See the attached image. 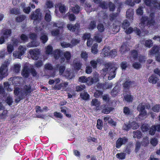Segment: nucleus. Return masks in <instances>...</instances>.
Masks as SVG:
<instances>
[{
    "label": "nucleus",
    "mask_w": 160,
    "mask_h": 160,
    "mask_svg": "<svg viewBox=\"0 0 160 160\" xmlns=\"http://www.w3.org/2000/svg\"><path fill=\"white\" fill-rule=\"evenodd\" d=\"M138 58V52H137L135 50H132L131 52L130 56V58L131 59L132 58L135 59Z\"/></svg>",
    "instance_id": "393cba45"
},
{
    "label": "nucleus",
    "mask_w": 160,
    "mask_h": 160,
    "mask_svg": "<svg viewBox=\"0 0 160 160\" xmlns=\"http://www.w3.org/2000/svg\"><path fill=\"white\" fill-rule=\"evenodd\" d=\"M72 10L74 13L78 14L80 12V8L78 5H76L74 7H72Z\"/></svg>",
    "instance_id": "72a5a7b5"
},
{
    "label": "nucleus",
    "mask_w": 160,
    "mask_h": 160,
    "mask_svg": "<svg viewBox=\"0 0 160 160\" xmlns=\"http://www.w3.org/2000/svg\"><path fill=\"white\" fill-rule=\"evenodd\" d=\"M64 56L67 60V62H68L71 58V55L70 53L68 51H66L64 53Z\"/></svg>",
    "instance_id": "13d9d810"
},
{
    "label": "nucleus",
    "mask_w": 160,
    "mask_h": 160,
    "mask_svg": "<svg viewBox=\"0 0 160 160\" xmlns=\"http://www.w3.org/2000/svg\"><path fill=\"white\" fill-rule=\"evenodd\" d=\"M125 153L123 152L118 153L116 154V157L117 158L120 159H123L125 158Z\"/></svg>",
    "instance_id": "09e8293b"
},
{
    "label": "nucleus",
    "mask_w": 160,
    "mask_h": 160,
    "mask_svg": "<svg viewBox=\"0 0 160 160\" xmlns=\"http://www.w3.org/2000/svg\"><path fill=\"white\" fill-rule=\"evenodd\" d=\"M97 28L98 31L101 32H103L105 29L103 24L102 23L98 24L97 25Z\"/></svg>",
    "instance_id": "5fc2aeb1"
},
{
    "label": "nucleus",
    "mask_w": 160,
    "mask_h": 160,
    "mask_svg": "<svg viewBox=\"0 0 160 160\" xmlns=\"http://www.w3.org/2000/svg\"><path fill=\"white\" fill-rule=\"evenodd\" d=\"M25 4L22 3L21 4V8L22 9L23 12L26 14H29L31 11V8L30 7H25Z\"/></svg>",
    "instance_id": "aec40b11"
},
{
    "label": "nucleus",
    "mask_w": 160,
    "mask_h": 160,
    "mask_svg": "<svg viewBox=\"0 0 160 160\" xmlns=\"http://www.w3.org/2000/svg\"><path fill=\"white\" fill-rule=\"evenodd\" d=\"M134 32L135 33L140 37L144 36L148 34L149 31L147 30H143L141 31L139 29L135 27L134 28Z\"/></svg>",
    "instance_id": "9d476101"
},
{
    "label": "nucleus",
    "mask_w": 160,
    "mask_h": 160,
    "mask_svg": "<svg viewBox=\"0 0 160 160\" xmlns=\"http://www.w3.org/2000/svg\"><path fill=\"white\" fill-rule=\"evenodd\" d=\"M12 33L11 30L10 29H6L2 30L1 32L2 36L0 38V40H5L10 36Z\"/></svg>",
    "instance_id": "0eeeda50"
},
{
    "label": "nucleus",
    "mask_w": 160,
    "mask_h": 160,
    "mask_svg": "<svg viewBox=\"0 0 160 160\" xmlns=\"http://www.w3.org/2000/svg\"><path fill=\"white\" fill-rule=\"evenodd\" d=\"M29 38L31 40H36L37 36L36 33L34 32H31L29 33Z\"/></svg>",
    "instance_id": "338daca9"
},
{
    "label": "nucleus",
    "mask_w": 160,
    "mask_h": 160,
    "mask_svg": "<svg viewBox=\"0 0 160 160\" xmlns=\"http://www.w3.org/2000/svg\"><path fill=\"white\" fill-rule=\"evenodd\" d=\"M79 41H72V43L70 44L65 42H63L61 43V46L64 48H66L68 47H72L76 45L79 43Z\"/></svg>",
    "instance_id": "ddd939ff"
},
{
    "label": "nucleus",
    "mask_w": 160,
    "mask_h": 160,
    "mask_svg": "<svg viewBox=\"0 0 160 160\" xmlns=\"http://www.w3.org/2000/svg\"><path fill=\"white\" fill-rule=\"evenodd\" d=\"M19 44L18 41H14L12 44H10L8 45L7 48L8 52L9 53H11L13 51V47L17 46Z\"/></svg>",
    "instance_id": "4468645a"
},
{
    "label": "nucleus",
    "mask_w": 160,
    "mask_h": 160,
    "mask_svg": "<svg viewBox=\"0 0 160 160\" xmlns=\"http://www.w3.org/2000/svg\"><path fill=\"white\" fill-rule=\"evenodd\" d=\"M133 10L132 9L129 8L128 9L126 12V16L127 18L131 19L133 17Z\"/></svg>",
    "instance_id": "6ab92c4d"
},
{
    "label": "nucleus",
    "mask_w": 160,
    "mask_h": 160,
    "mask_svg": "<svg viewBox=\"0 0 160 160\" xmlns=\"http://www.w3.org/2000/svg\"><path fill=\"white\" fill-rule=\"evenodd\" d=\"M47 11V12L45 15L44 19L47 22H50L51 20V12L49 10H48Z\"/></svg>",
    "instance_id": "b1692460"
},
{
    "label": "nucleus",
    "mask_w": 160,
    "mask_h": 160,
    "mask_svg": "<svg viewBox=\"0 0 160 160\" xmlns=\"http://www.w3.org/2000/svg\"><path fill=\"white\" fill-rule=\"evenodd\" d=\"M80 95L81 98L84 100H88L89 98V95L86 92L84 91L82 92Z\"/></svg>",
    "instance_id": "a878e982"
},
{
    "label": "nucleus",
    "mask_w": 160,
    "mask_h": 160,
    "mask_svg": "<svg viewBox=\"0 0 160 160\" xmlns=\"http://www.w3.org/2000/svg\"><path fill=\"white\" fill-rule=\"evenodd\" d=\"M65 75L67 76L69 79L72 78L73 77V74L72 72L70 71H66Z\"/></svg>",
    "instance_id": "774afa93"
},
{
    "label": "nucleus",
    "mask_w": 160,
    "mask_h": 160,
    "mask_svg": "<svg viewBox=\"0 0 160 160\" xmlns=\"http://www.w3.org/2000/svg\"><path fill=\"white\" fill-rule=\"evenodd\" d=\"M118 15V12H116L110 14L109 15L110 20L113 21L114 20Z\"/></svg>",
    "instance_id": "49530a36"
},
{
    "label": "nucleus",
    "mask_w": 160,
    "mask_h": 160,
    "mask_svg": "<svg viewBox=\"0 0 160 160\" xmlns=\"http://www.w3.org/2000/svg\"><path fill=\"white\" fill-rule=\"evenodd\" d=\"M13 54L14 57L19 59L21 58V56L23 55L19 51L14 52Z\"/></svg>",
    "instance_id": "58836bf2"
},
{
    "label": "nucleus",
    "mask_w": 160,
    "mask_h": 160,
    "mask_svg": "<svg viewBox=\"0 0 160 160\" xmlns=\"http://www.w3.org/2000/svg\"><path fill=\"white\" fill-rule=\"evenodd\" d=\"M130 122L131 128H132L133 129H136L138 128L139 126L137 123L134 122Z\"/></svg>",
    "instance_id": "3c124183"
},
{
    "label": "nucleus",
    "mask_w": 160,
    "mask_h": 160,
    "mask_svg": "<svg viewBox=\"0 0 160 160\" xmlns=\"http://www.w3.org/2000/svg\"><path fill=\"white\" fill-rule=\"evenodd\" d=\"M99 6L103 9H106L107 8V4L104 1L101 2V1L99 3Z\"/></svg>",
    "instance_id": "864d4df0"
},
{
    "label": "nucleus",
    "mask_w": 160,
    "mask_h": 160,
    "mask_svg": "<svg viewBox=\"0 0 160 160\" xmlns=\"http://www.w3.org/2000/svg\"><path fill=\"white\" fill-rule=\"evenodd\" d=\"M32 91L33 89L31 88V86L28 84L24 86L20 93L25 96L30 93Z\"/></svg>",
    "instance_id": "6e6552de"
},
{
    "label": "nucleus",
    "mask_w": 160,
    "mask_h": 160,
    "mask_svg": "<svg viewBox=\"0 0 160 160\" xmlns=\"http://www.w3.org/2000/svg\"><path fill=\"white\" fill-rule=\"evenodd\" d=\"M25 96L23 95H22L21 93L17 96V97L15 99V101L16 102H18L20 101V100L23 99Z\"/></svg>",
    "instance_id": "69168bd1"
},
{
    "label": "nucleus",
    "mask_w": 160,
    "mask_h": 160,
    "mask_svg": "<svg viewBox=\"0 0 160 160\" xmlns=\"http://www.w3.org/2000/svg\"><path fill=\"white\" fill-rule=\"evenodd\" d=\"M39 44V42L37 41H32L28 44L27 47H36L38 46Z\"/></svg>",
    "instance_id": "4be33fe9"
},
{
    "label": "nucleus",
    "mask_w": 160,
    "mask_h": 160,
    "mask_svg": "<svg viewBox=\"0 0 160 160\" xmlns=\"http://www.w3.org/2000/svg\"><path fill=\"white\" fill-rule=\"evenodd\" d=\"M130 25L129 22L127 20H125L122 24V27L124 29H126Z\"/></svg>",
    "instance_id": "7c9ffc66"
},
{
    "label": "nucleus",
    "mask_w": 160,
    "mask_h": 160,
    "mask_svg": "<svg viewBox=\"0 0 160 160\" xmlns=\"http://www.w3.org/2000/svg\"><path fill=\"white\" fill-rule=\"evenodd\" d=\"M160 109V105L156 104L154 105L152 108V110L155 112H158Z\"/></svg>",
    "instance_id": "680f3d73"
},
{
    "label": "nucleus",
    "mask_w": 160,
    "mask_h": 160,
    "mask_svg": "<svg viewBox=\"0 0 160 160\" xmlns=\"http://www.w3.org/2000/svg\"><path fill=\"white\" fill-rule=\"evenodd\" d=\"M119 91L118 86H116L113 88L111 92V94L112 96L115 97Z\"/></svg>",
    "instance_id": "bb28decb"
},
{
    "label": "nucleus",
    "mask_w": 160,
    "mask_h": 160,
    "mask_svg": "<svg viewBox=\"0 0 160 160\" xmlns=\"http://www.w3.org/2000/svg\"><path fill=\"white\" fill-rule=\"evenodd\" d=\"M100 104V102L96 99L94 98L92 100L91 105L96 107H98Z\"/></svg>",
    "instance_id": "a19ab883"
},
{
    "label": "nucleus",
    "mask_w": 160,
    "mask_h": 160,
    "mask_svg": "<svg viewBox=\"0 0 160 160\" xmlns=\"http://www.w3.org/2000/svg\"><path fill=\"white\" fill-rule=\"evenodd\" d=\"M21 67V65L17 63L15 64L13 68V72L16 73L19 72L20 71Z\"/></svg>",
    "instance_id": "cd10ccee"
},
{
    "label": "nucleus",
    "mask_w": 160,
    "mask_h": 160,
    "mask_svg": "<svg viewBox=\"0 0 160 160\" xmlns=\"http://www.w3.org/2000/svg\"><path fill=\"white\" fill-rule=\"evenodd\" d=\"M124 98L125 100L128 102H132L133 98L131 95L127 94L124 96Z\"/></svg>",
    "instance_id": "de8ad7c7"
},
{
    "label": "nucleus",
    "mask_w": 160,
    "mask_h": 160,
    "mask_svg": "<svg viewBox=\"0 0 160 160\" xmlns=\"http://www.w3.org/2000/svg\"><path fill=\"white\" fill-rule=\"evenodd\" d=\"M155 13H150L149 17L147 16H142L141 19V26L143 27L153 26L155 24Z\"/></svg>",
    "instance_id": "f03ea898"
},
{
    "label": "nucleus",
    "mask_w": 160,
    "mask_h": 160,
    "mask_svg": "<svg viewBox=\"0 0 160 160\" xmlns=\"http://www.w3.org/2000/svg\"><path fill=\"white\" fill-rule=\"evenodd\" d=\"M128 141V139L125 137L119 138L117 141L116 146L117 148H119L122 144H124Z\"/></svg>",
    "instance_id": "9b49d317"
},
{
    "label": "nucleus",
    "mask_w": 160,
    "mask_h": 160,
    "mask_svg": "<svg viewBox=\"0 0 160 160\" xmlns=\"http://www.w3.org/2000/svg\"><path fill=\"white\" fill-rule=\"evenodd\" d=\"M128 141V139L125 137L119 138L117 141L116 146L117 148H119L122 144H124Z\"/></svg>",
    "instance_id": "f8f14e48"
},
{
    "label": "nucleus",
    "mask_w": 160,
    "mask_h": 160,
    "mask_svg": "<svg viewBox=\"0 0 160 160\" xmlns=\"http://www.w3.org/2000/svg\"><path fill=\"white\" fill-rule=\"evenodd\" d=\"M149 141L148 138V137H146L143 138L141 144L144 147L146 146L149 144Z\"/></svg>",
    "instance_id": "e433bc0d"
},
{
    "label": "nucleus",
    "mask_w": 160,
    "mask_h": 160,
    "mask_svg": "<svg viewBox=\"0 0 160 160\" xmlns=\"http://www.w3.org/2000/svg\"><path fill=\"white\" fill-rule=\"evenodd\" d=\"M61 51L58 50H56L54 52L53 55L55 59H58L60 56Z\"/></svg>",
    "instance_id": "4c0bfd02"
},
{
    "label": "nucleus",
    "mask_w": 160,
    "mask_h": 160,
    "mask_svg": "<svg viewBox=\"0 0 160 160\" xmlns=\"http://www.w3.org/2000/svg\"><path fill=\"white\" fill-rule=\"evenodd\" d=\"M57 68H59V73L61 75L62 74L65 70V66L62 65L60 66L59 64H58L57 65Z\"/></svg>",
    "instance_id": "ea45409f"
},
{
    "label": "nucleus",
    "mask_w": 160,
    "mask_h": 160,
    "mask_svg": "<svg viewBox=\"0 0 160 160\" xmlns=\"http://www.w3.org/2000/svg\"><path fill=\"white\" fill-rule=\"evenodd\" d=\"M45 5L47 7V8L50 9L53 7L54 3L52 1L48 0L46 2Z\"/></svg>",
    "instance_id": "c9c22d12"
},
{
    "label": "nucleus",
    "mask_w": 160,
    "mask_h": 160,
    "mask_svg": "<svg viewBox=\"0 0 160 160\" xmlns=\"http://www.w3.org/2000/svg\"><path fill=\"white\" fill-rule=\"evenodd\" d=\"M145 103H139L137 107V109L140 112L139 115L140 117L141 116H146L147 114V111L145 110Z\"/></svg>",
    "instance_id": "423d86ee"
},
{
    "label": "nucleus",
    "mask_w": 160,
    "mask_h": 160,
    "mask_svg": "<svg viewBox=\"0 0 160 160\" xmlns=\"http://www.w3.org/2000/svg\"><path fill=\"white\" fill-rule=\"evenodd\" d=\"M103 122L102 121L98 119L97 121V127L100 130L102 129L103 126Z\"/></svg>",
    "instance_id": "c03bdc74"
},
{
    "label": "nucleus",
    "mask_w": 160,
    "mask_h": 160,
    "mask_svg": "<svg viewBox=\"0 0 160 160\" xmlns=\"http://www.w3.org/2000/svg\"><path fill=\"white\" fill-rule=\"evenodd\" d=\"M35 13L33 12L32 13L30 18L31 20L39 21L41 20V13L40 12V9H37L35 11Z\"/></svg>",
    "instance_id": "39448f33"
},
{
    "label": "nucleus",
    "mask_w": 160,
    "mask_h": 160,
    "mask_svg": "<svg viewBox=\"0 0 160 160\" xmlns=\"http://www.w3.org/2000/svg\"><path fill=\"white\" fill-rule=\"evenodd\" d=\"M31 58L34 60H37L38 58V55L40 54L39 50L38 48L31 49L29 52Z\"/></svg>",
    "instance_id": "1a4fd4ad"
},
{
    "label": "nucleus",
    "mask_w": 160,
    "mask_h": 160,
    "mask_svg": "<svg viewBox=\"0 0 160 160\" xmlns=\"http://www.w3.org/2000/svg\"><path fill=\"white\" fill-rule=\"evenodd\" d=\"M26 18V16L25 15H20L16 17V21L18 22H21L25 20Z\"/></svg>",
    "instance_id": "f704fd0d"
},
{
    "label": "nucleus",
    "mask_w": 160,
    "mask_h": 160,
    "mask_svg": "<svg viewBox=\"0 0 160 160\" xmlns=\"http://www.w3.org/2000/svg\"><path fill=\"white\" fill-rule=\"evenodd\" d=\"M66 16L68 17L69 20L70 21H74L76 18L75 16L73 14H71L69 12H68L66 14Z\"/></svg>",
    "instance_id": "c85d7f7f"
},
{
    "label": "nucleus",
    "mask_w": 160,
    "mask_h": 160,
    "mask_svg": "<svg viewBox=\"0 0 160 160\" xmlns=\"http://www.w3.org/2000/svg\"><path fill=\"white\" fill-rule=\"evenodd\" d=\"M91 37V35L89 33H85L83 34V35L82 36V38L83 40H86L87 39V40H90V39ZM91 40H93L91 38Z\"/></svg>",
    "instance_id": "603ef678"
},
{
    "label": "nucleus",
    "mask_w": 160,
    "mask_h": 160,
    "mask_svg": "<svg viewBox=\"0 0 160 160\" xmlns=\"http://www.w3.org/2000/svg\"><path fill=\"white\" fill-rule=\"evenodd\" d=\"M97 47L98 44L97 43H95L93 44L92 48V52L93 53L96 54L97 52Z\"/></svg>",
    "instance_id": "4d7b16f0"
},
{
    "label": "nucleus",
    "mask_w": 160,
    "mask_h": 160,
    "mask_svg": "<svg viewBox=\"0 0 160 160\" xmlns=\"http://www.w3.org/2000/svg\"><path fill=\"white\" fill-rule=\"evenodd\" d=\"M136 13L138 15L142 16L143 14V8L140 7L136 10Z\"/></svg>",
    "instance_id": "052dcab7"
},
{
    "label": "nucleus",
    "mask_w": 160,
    "mask_h": 160,
    "mask_svg": "<svg viewBox=\"0 0 160 160\" xmlns=\"http://www.w3.org/2000/svg\"><path fill=\"white\" fill-rule=\"evenodd\" d=\"M150 142L153 146H155L157 144L158 141L156 138H152Z\"/></svg>",
    "instance_id": "0e129e2a"
},
{
    "label": "nucleus",
    "mask_w": 160,
    "mask_h": 160,
    "mask_svg": "<svg viewBox=\"0 0 160 160\" xmlns=\"http://www.w3.org/2000/svg\"><path fill=\"white\" fill-rule=\"evenodd\" d=\"M134 84L133 81H132L129 80L126 81L123 84V87L124 88V90L125 89H128L131 87H132Z\"/></svg>",
    "instance_id": "a211bd4d"
},
{
    "label": "nucleus",
    "mask_w": 160,
    "mask_h": 160,
    "mask_svg": "<svg viewBox=\"0 0 160 160\" xmlns=\"http://www.w3.org/2000/svg\"><path fill=\"white\" fill-rule=\"evenodd\" d=\"M147 58L144 55H140L138 56V61L141 64H143L146 62Z\"/></svg>",
    "instance_id": "2f4dec72"
},
{
    "label": "nucleus",
    "mask_w": 160,
    "mask_h": 160,
    "mask_svg": "<svg viewBox=\"0 0 160 160\" xmlns=\"http://www.w3.org/2000/svg\"><path fill=\"white\" fill-rule=\"evenodd\" d=\"M29 71L28 67H24L22 72V76L26 78L28 77L29 76Z\"/></svg>",
    "instance_id": "412c9836"
},
{
    "label": "nucleus",
    "mask_w": 160,
    "mask_h": 160,
    "mask_svg": "<svg viewBox=\"0 0 160 160\" xmlns=\"http://www.w3.org/2000/svg\"><path fill=\"white\" fill-rule=\"evenodd\" d=\"M53 48L52 46L48 45L45 48V53L46 54H51L52 53Z\"/></svg>",
    "instance_id": "473e14b6"
},
{
    "label": "nucleus",
    "mask_w": 160,
    "mask_h": 160,
    "mask_svg": "<svg viewBox=\"0 0 160 160\" xmlns=\"http://www.w3.org/2000/svg\"><path fill=\"white\" fill-rule=\"evenodd\" d=\"M10 63L9 60H5L2 63L0 68V79H2L3 78L8 75V67Z\"/></svg>",
    "instance_id": "7ed1b4c3"
},
{
    "label": "nucleus",
    "mask_w": 160,
    "mask_h": 160,
    "mask_svg": "<svg viewBox=\"0 0 160 160\" xmlns=\"http://www.w3.org/2000/svg\"><path fill=\"white\" fill-rule=\"evenodd\" d=\"M159 48L158 46L153 47L149 51L148 55H152L154 54H158L159 51Z\"/></svg>",
    "instance_id": "2eb2a0df"
},
{
    "label": "nucleus",
    "mask_w": 160,
    "mask_h": 160,
    "mask_svg": "<svg viewBox=\"0 0 160 160\" xmlns=\"http://www.w3.org/2000/svg\"><path fill=\"white\" fill-rule=\"evenodd\" d=\"M96 27V22L94 21H91L89 24L88 29H89L93 30Z\"/></svg>",
    "instance_id": "a18cd8bd"
},
{
    "label": "nucleus",
    "mask_w": 160,
    "mask_h": 160,
    "mask_svg": "<svg viewBox=\"0 0 160 160\" xmlns=\"http://www.w3.org/2000/svg\"><path fill=\"white\" fill-rule=\"evenodd\" d=\"M102 50L104 52V54L105 56L109 55V53L110 52V47H109L104 48Z\"/></svg>",
    "instance_id": "bf43d9fd"
},
{
    "label": "nucleus",
    "mask_w": 160,
    "mask_h": 160,
    "mask_svg": "<svg viewBox=\"0 0 160 160\" xmlns=\"http://www.w3.org/2000/svg\"><path fill=\"white\" fill-rule=\"evenodd\" d=\"M131 128L130 122L129 123H125L122 127V129L126 131L129 130Z\"/></svg>",
    "instance_id": "8fccbe9b"
},
{
    "label": "nucleus",
    "mask_w": 160,
    "mask_h": 160,
    "mask_svg": "<svg viewBox=\"0 0 160 160\" xmlns=\"http://www.w3.org/2000/svg\"><path fill=\"white\" fill-rule=\"evenodd\" d=\"M130 49L128 48L127 45L124 43L121 46L120 51L122 54H123L127 52Z\"/></svg>",
    "instance_id": "dca6fc26"
},
{
    "label": "nucleus",
    "mask_w": 160,
    "mask_h": 160,
    "mask_svg": "<svg viewBox=\"0 0 160 160\" xmlns=\"http://www.w3.org/2000/svg\"><path fill=\"white\" fill-rule=\"evenodd\" d=\"M109 10L110 11L113 12L115 9V5L112 2H109L108 3Z\"/></svg>",
    "instance_id": "79ce46f5"
},
{
    "label": "nucleus",
    "mask_w": 160,
    "mask_h": 160,
    "mask_svg": "<svg viewBox=\"0 0 160 160\" xmlns=\"http://www.w3.org/2000/svg\"><path fill=\"white\" fill-rule=\"evenodd\" d=\"M158 80V78L156 77V75L154 74L152 75L148 79L149 82L152 84L156 83Z\"/></svg>",
    "instance_id": "f3484780"
},
{
    "label": "nucleus",
    "mask_w": 160,
    "mask_h": 160,
    "mask_svg": "<svg viewBox=\"0 0 160 160\" xmlns=\"http://www.w3.org/2000/svg\"><path fill=\"white\" fill-rule=\"evenodd\" d=\"M67 27L68 29L70 31L75 32L76 34H79L80 29V25L79 23H76L74 25L68 24L67 25Z\"/></svg>",
    "instance_id": "20e7f679"
},
{
    "label": "nucleus",
    "mask_w": 160,
    "mask_h": 160,
    "mask_svg": "<svg viewBox=\"0 0 160 160\" xmlns=\"http://www.w3.org/2000/svg\"><path fill=\"white\" fill-rule=\"evenodd\" d=\"M10 13L11 14L18 15L20 13V11L18 9L13 8L10 10Z\"/></svg>",
    "instance_id": "6e6d98bb"
},
{
    "label": "nucleus",
    "mask_w": 160,
    "mask_h": 160,
    "mask_svg": "<svg viewBox=\"0 0 160 160\" xmlns=\"http://www.w3.org/2000/svg\"><path fill=\"white\" fill-rule=\"evenodd\" d=\"M116 69V67L114 66L111 63H107L104 65V68L102 69L101 72H102L103 75L105 76L109 71V75L108 76V79L109 80H111L115 77L116 74L115 71Z\"/></svg>",
    "instance_id": "f257e3e1"
},
{
    "label": "nucleus",
    "mask_w": 160,
    "mask_h": 160,
    "mask_svg": "<svg viewBox=\"0 0 160 160\" xmlns=\"http://www.w3.org/2000/svg\"><path fill=\"white\" fill-rule=\"evenodd\" d=\"M59 9L60 12L61 13H65L66 10V8L65 6L63 4H61L59 7Z\"/></svg>",
    "instance_id": "37998d69"
},
{
    "label": "nucleus",
    "mask_w": 160,
    "mask_h": 160,
    "mask_svg": "<svg viewBox=\"0 0 160 160\" xmlns=\"http://www.w3.org/2000/svg\"><path fill=\"white\" fill-rule=\"evenodd\" d=\"M132 65L133 67L136 69H139L142 67L141 64L138 62H135L133 63Z\"/></svg>",
    "instance_id": "e2e57ef3"
},
{
    "label": "nucleus",
    "mask_w": 160,
    "mask_h": 160,
    "mask_svg": "<svg viewBox=\"0 0 160 160\" xmlns=\"http://www.w3.org/2000/svg\"><path fill=\"white\" fill-rule=\"evenodd\" d=\"M123 111V113L127 115H131L132 113V111L127 107H124Z\"/></svg>",
    "instance_id": "5701e85b"
},
{
    "label": "nucleus",
    "mask_w": 160,
    "mask_h": 160,
    "mask_svg": "<svg viewBox=\"0 0 160 160\" xmlns=\"http://www.w3.org/2000/svg\"><path fill=\"white\" fill-rule=\"evenodd\" d=\"M133 134V137L134 138H141L142 133L140 131L137 130L134 131Z\"/></svg>",
    "instance_id": "c756f323"
}]
</instances>
